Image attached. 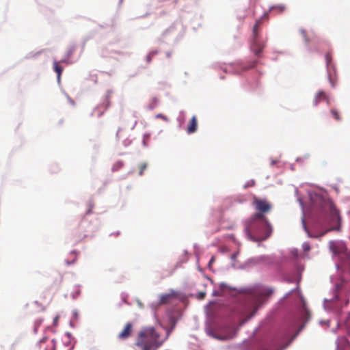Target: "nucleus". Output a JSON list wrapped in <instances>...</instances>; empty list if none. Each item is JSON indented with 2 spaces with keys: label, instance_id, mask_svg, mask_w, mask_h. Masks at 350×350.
<instances>
[{
  "label": "nucleus",
  "instance_id": "nucleus-1",
  "mask_svg": "<svg viewBox=\"0 0 350 350\" xmlns=\"http://www.w3.org/2000/svg\"><path fill=\"white\" fill-rule=\"evenodd\" d=\"M329 248L335 257H338L340 263L336 264L338 269H341L350 270V252L345 243L338 241H330L329 242Z\"/></svg>",
  "mask_w": 350,
  "mask_h": 350
},
{
  "label": "nucleus",
  "instance_id": "nucleus-2",
  "mask_svg": "<svg viewBox=\"0 0 350 350\" xmlns=\"http://www.w3.org/2000/svg\"><path fill=\"white\" fill-rule=\"evenodd\" d=\"M273 293V290L268 287H258L250 294V305L253 308L251 317L254 316L258 308L266 301V298Z\"/></svg>",
  "mask_w": 350,
  "mask_h": 350
},
{
  "label": "nucleus",
  "instance_id": "nucleus-3",
  "mask_svg": "<svg viewBox=\"0 0 350 350\" xmlns=\"http://www.w3.org/2000/svg\"><path fill=\"white\" fill-rule=\"evenodd\" d=\"M264 213L259 212L254 213L250 221H247L245 228V232L250 240L256 241L253 237L252 233L260 234L256 227L258 225H262L263 223L268 221L267 218L265 216Z\"/></svg>",
  "mask_w": 350,
  "mask_h": 350
},
{
  "label": "nucleus",
  "instance_id": "nucleus-4",
  "mask_svg": "<svg viewBox=\"0 0 350 350\" xmlns=\"http://www.w3.org/2000/svg\"><path fill=\"white\" fill-rule=\"evenodd\" d=\"M136 345L141 350H151L153 346V327L145 328L139 332Z\"/></svg>",
  "mask_w": 350,
  "mask_h": 350
},
{
  "label": "nucleus",
  "instance_id": "nucleus-5",
  "mask_svg": "<svg viewBox=\"0 0 350 350\" xmlns=\"http://www.w3.org/2000/svg\"><path fill=\"white\" fill-rule=\"evenodd\" d=\"M170 330L161 323L154 326V349L158 348L168 338Z\"/></svg>",
  "mask_w": 350,
  "mask_h": 350
},
{
  "label": "nucleus",
  "instance_id": "nucleus-6",
  "mask_svg": "<svg viewBox=\"0 0 350 350\" xmlns=\"http://www.w3.org/2000/svg\"><path fill=\"white\" fill-rule=\"evenodd\" d=\"M329 217H330V224L332 227L322 233L320 236L322 237L327 232L331 230H340V221L341 218L339 215L338 211L336 208L334 204L332 202L329 203Z\"/></svg>",
  "mask_w": 350,
  "mask_h": 350
},
{
  "label": "nucleus",
  "instance_id": "nucleus-7",
  "mask_svg": "<svg viewBox=\"0 0 350 350\" xmlns=\"http://www.w3.org/2000/svg\"><path fill=\"white\" fill-rule=\"evenodd\" d=\"M253 204L256 211L267 213L271 209V204L266 200L254 198Z\"/></svg>",
  "mask_w": 350,
  "mask_h": 350
},
{
  "label": "nucleus",
  "instance_id": "nucleus-8",
  "mask_svg": "<svg viewBox=\"0 0 350 350\" xmlns=\"http://www.w3.org/2000/svg\"><path fill=\"white\" fill-rule=\"evenodd\" d=\"M132 331H133V325L131 323L128 322L125 325V327L123 329V330L119 333L118 337L119 339L125 340V339L128 338L131 335Z\"/></svg>",
  "mask_w": 350,
  "mask_h": 350
},
{
  "label": "nucleus",
  "instance_id": "nucleus-9",
  "mask_svg": "<svg viewBox=\"0 0 350 350\" xmlns=\"http://www.w3.org/2000/svg\"><path fill=\"white\" fill-rule=\"evenodd\" d=\"M261 226L263 228L264 232L261 234V237L258 239V241H263L267 239L272 233V226L269 221L263 223Z\"/></svg>",
  "mask_w": 350,
  "mask_h": 350
},
{
  "label": "nucleus",
  "instance_id": "nucleus-10",
  "mask_svg": "<svg viewBox=\"0 0 350 350\" xmlns=\"http://www.w3.org/2000/svg\"><path fill=\"white\" fill-rule=\"evenodd\" d=\"M178 295L176 292L172 291L170 293L163 294L160 296L159 304H166L170 303L173 299L177 298Z\"/></svg>",
  "mask_w": 350,
  "mask_h": 350
},
{
  "label": "nucleus",
  "instance_id": "nucleus-11",
  "mask_svg": "<svg viewBox=\"0 0 350 350\" xmlns=\"http://www.w3.org/2000/svg\"><path fill=\"white\" fill-rule=\"evenodd\" d=\"M235 330L234 329H230V332H228L226 334L220 335V334H215L214 337L217 339L221 340H226L232 338L235 335Z\"/></svg>",
  "mask_w": 350,
  "mask_h": 350
},
{
  "label": "nucleus",
  "instance_id": "nucleus-12",
  "mask_svg": "<svg viewBox=\"0 0 350 350\" xmlns=\"http://www.w3.org/2000/svg\"><path fill=\"white\" fill-rule=\"evenodd\" d=\"M198 128V121L197 118L195 116H193L187 126V133H193L197 131Z\"/></svg>",
  "mask_w": 350,
  "mask_h": 350
},
{
  "label": "nucleus",
  "instance_id": "nucleus-13",
  "mask_svg": "<svg viewBox=\"0 0 350 350\" xmlns=\"http://www.w3.org/2000/svg\"><path fill=\"white\" fill-rule=\"evenodd\" d=\"M53 68L57 75V81H60L61 75L63 71V68L59 65V62L54 61Z\"/></svg>",
  "mask_w": 350,
  "mask_h": 350
},
{
  "label": "nucleus",
  "instance_id": "nucleus-14",
  "mask_svg": "<svg viewBox=\"0 0 350 350\" xmlns=\"http://www.w3.org/2000/svg\"><path fill=\"white\" fill-rule=\"evenodd\" d=\"M326 99V95L325 92H319L314 99V105H317L319 102L325 100Z\"/></svg>",
  "mask_w": 350,
  "mask_h": 350
},
{
  "label": "nucleus",
  "instance_id": "nucleus-15",
  "mask_svg": "<svg viewBox=\"0 0 350 350\" xmlns=\"http://www.w3.org/2000/svg\"><path fill=\"white\" fill-rule=\"evenodd\" d=\"M330 113L336 120H337V121L341 120L342 118H341L340 112L336 109H334V108L330 110Z\"/></svg>",
  "mask_w": 350,
  "mask_h": 350
},
{
  "label": "nucleus",
  "instance_id": "nucleus-16",
  "mask_svg": "<svg viewBox=\"0 0 350 350\" xmlns=\"http://www.w3.org/2000/svg\"><path fill=\"white\" fill-rule=\"evenodd\" d=\"M124 166V162L122 161H116L112 166V171L116 172L120 170Z\"/></svg>",
  "mask_w": 350,
  "mask_h": 350
},
{
  "label": "nucleus",
  "instance_id": "nucleus-17",
  "mask_svg": "<svg viewBox=\"0 0 350 350\" xmlns=\"http://www.w3.org/2000/svg\"><path fill=\"white\" fill-rule=\"evenodd\" d=\"M252 50L254 52L255 55L259 56L262 51V45H252Z\"/></svg>",
  "mask_w": 350,
  "mask_h": 350
},
{
  "label": "nucleus",
  "instance_id": "nucleus-18",
  "mask_svg": "<svg viewBox=\"0 0 350 350\" xmlns=\"http://www.w3.org/2000/svg\"><path fill=\"white\" fill-rule=\"evenodd\" d=\"M300 33L302 36V37L304 38V41L305 42H312L313 40L310 38H309L307 36V33H306V31L303 29H300Z\"/></svg>",
  "mask_w": 350,
  "mask_h": 350
},
{
  "label": "nucleus",
  "instance_id": "nucleus-19",
  "mask_svg": "<svg viewBox=\"0 0 350 350\" xmlns=\"http://www.w3.org/2000/svg\"><path fill=\"white\" fill-rule=\"evenodd\" d=\"M285 8H286L285 6L283 5H278L273 6L271 8V10H276L277 12H278V13H282V12L284 11Z\"/></svg>",
  "mask_w": 350,
  "mask_h": 350
},
{
  "label": "nucleus",
  "instance_id": "nucleus-20",
  "mask_svg": "<svg viewBox=\"0 0 350 350\" xmlns=\"http://www.w3.org/2000/svg\"><path fill=\"white\" fill-rule=\"evenodd\" d=\"M146 167H147L146 163H144L140 164V165L139 167V175L142 176L144 171L146 169Z\"/></svg>",
  "mask_w": 350,
  "mask_h": 350
},
{
  "label": "nucleus",
  "instance_id": "nucleus-21",
  "mask_svg": "<svg viewBox=\"0 0 350 350\" xmlns=\"http://www.w3.org/2000/svg\"><path fill=\"white\" fill-rule=\"evenodd\" d=\"M260 23V21H257L253 27V35L254 37L257 36V33L258 31V26H259Z\"/></svg>",
  "mask_w": 350,
  "mask_h": 350
},
{
  "label": "nucleus",
  "instance_id": "nucleus-22",
  "mask_svg": "<svg viewBox=\"0 0 350 350\" xmlns=\"http://www.w3.org/2000/svg\"><path fill=\"white\" fill-rule=\"evenodd\" d=\"M105 103L106 104L105 105H101L100 107H102L103 110H106L109 106L110 105V100H109V96H107L105 98Z\"/></svg>",
  "mask_w": 350,
  "mask_h": 350
},
{
  "label": "nucleus",
  "instance_id": "nucleus-23",
  "mask_svg": "<svg viewBox=\"0 0 350 350\" xmlns=\"http://www.w3.org/2000/svg\"><path fill=\"white\" fill-rule=\"evenodd\" d=\"M302 247L304 252H308L310 250V246L308 243H304Z\"/></svg>",
  "mask_w": 350,
  "mask_h": 350
},
{
  "label": "nucleus",
  "instance_id": "nucleus-24",
  "mask_svg": "<svg viewBox=\"0 0 350 350\" xmlns=\"http://www.w3.org/2000/svg\"><path fill=\"white\" fill-rule=\"evenodd\" d=\"M206 293L204 292H200L198 295V298L200 299H203L205 297Z\"/></svg>",
  "mask_w": 350,
  "mask_h": 350
},
{
  "label": "nucleus",
  "instance_id": "nucleus-25",
  "mask_svg": "<svg viewBox=\"0 0 350 350\" xmlns=\"http://www.w3.org/2000/svg\"><path fill=\"white\" fill-rule=\"evenodd\" d=\"M325 59H326L327 64H329L331 62V57H330L329 54L327 53L326 55Z\"/></svg>",
  "mask_w": 350,
  "mask_h": 350
},
{
  "label": "nucleus",
  "instance_id": "nucleus-26",
  "mask_svg": "<svg viewBox=\"0 0 350 350\" xmlns=\"http://www.w3.org/2000/svg\"><path fill=\"white\" fill-rule=\"evenodd\" d=\"M157 118H163V119H164L165 120H166V121L167 120V118L166 117L163 116V115H161V114H158V115H157Z\"/></svg>",
  "mask_w": 350,
  "mask_h": 350
},
{
  "label": "nucleus",
  "instance_id": "nucleus-27",
  "mask_svg": "<svg viewBox=\"0 0 350 350\" xmlns=\"http://www.w3.org/2000/svg\"><path fill=\"white\" fill-rule=\"evenodd\" d=\"M226 284H224V283H221V285H220V287H221V288H224V287H226Z\"/></svg>",
  "mask_w": 350,
  "mask_h": 350
},
{
  "label": "nucleus",
  "instance_id": "nucleus-28",
  "mask_svg": "<svg viewBox=\"0 0 350 350\" xmlns=\"http://www.w3.org/2000/svg\"><path fill=\"white\" fill-rule=\"evenodd\" d=\"M103 111L100 112L99 114H98V116H100L102 114H103Z\"/></svg>",
  "mask_w": 350,
  "mask_h": 350
},
{
  "label": "nucleus",
  "instance_id": "nucleus-29",
  "mask_svg": "<svg viewBox=\"0 0 350 350\" xmlns=\"http://www.w3.org/2000/svg\"><path fill=\"white\" fill-rule=\"evenodd\" d=\"M148 62H150V57H148Z\"/></svg>",
  "mask_w": 350,
  "mask_h": 350
},
{
  "label": "nucleus",
  "instance_id": "nucleus-30",
  "mask_svg": "<svg viewBox=\"0 0 350 350\" xmlns=\"http://www.w3.org/2000/svg\"><path fill=\"white\" fill-rule=\"evenodd\" d=\"M44 342V339L40 340V342Z\"/></svg>",
  "mask_w": 350,
  "mask_h": 350
}]
</instances>
